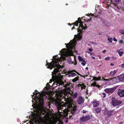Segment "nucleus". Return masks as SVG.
Segmentation results:
<instances>
[{"mask_svg": "<svg viewBox=\"0 0 124 124\" xmlns=\"http://www.w3.org/2000/svg\"><path fill=\"white\" fill-rule=\"evenodd\" d=\"M113 40L115 41H117V39L115 38V37H114L113 39Z\"/></svg>", "mask_w": 124, "mask_h": 124, "instance_id": "obj_40", "label": "nucleus"}, {"mask_svg": "<svg viewBox=\"0 0 124 124\" xmlns=\"http://www.w3.org/2000/svg\"><path fill=\"white\" fill-rule=\"evenodd\" d=\"M71 75L72 76H74L76 75V74L75 73H71Z\"/></svg>", "mask_w": 124, "mask_h": 124, "instance_id": "obj_34", "label": "nucleus"}, {"mask_svg": "<svg viewBox=\"0 0 124 124\" xmlns=\"http://www.w3.org/2000/svg\"><path fill=\"white\" fill-rule=\"evenodd\" d=\"M79 78V77L78 76L77 77L75 78L72 80L73 82H75L78 80Z\"/></svg>", "mask_w": 124, "mask_h": 124, "instance_id": "obj_26", "label": "nucleus"}, {"mask_svg": "<svg viewBox=\"0 0 124 124\" xmlns=\"http://www.w3.org/2000/svg\"><path fill=\"white\" fill-rule=\"evenodd\" d=\"M74 29H75V27H74V26H73V27L72 28L71 30H72Z\"/></svg>", "mask_w": 124, "mask_h": 124, "instance_id": "obj_51", "label": "nucleus"}, {"mask_svg": "<svg viewBox=\"0 0 124 124\" xmlns=\"http://www.w3.org/2000/svg\"><path fill=\"white\" fill-rule=\"evenodd\" d=\"M78 86L81 87V88L82 89H85L86 87L85 85L83 84H79Z\"/></svg>", "mask_w": 124, "mask_h": 124, "instance_id": "obj_19", "label": "nucleus"}, {"mask_svg": "<svg viewBox=\"0 0 124 124\" xmlns=\"http://www.w3.org/2000/svg\"><path fill=\"white\" fill-rule=\"evenodd\" d=\"M106 36H107V37H109V36H108L107 35H106Z\"/></svg>", "mask_w": 124, "mask_h": 124, "instance_id": "obj_63", "label": "nucleus"}, {"mask_svg": "<svg viewBox=\"0 0 124 124\" xmlns=\"http://www.w3.org/2000/svg\"><path fill=\"white\" fill-rule=\"evenodd\" d=\"M90 116L88 115L85 116H83L80 118L82 122L88 121L90 119Z\"/></svg>", "mask_w": 124, "mask_h": 124, "instance_id": "obj_10", "label": "nucleus"}, {"mask_svg": "<svg viewBox=\"0 0 124 124\" xmlns=\"http://www.w3.org/2000/svg\"><path fill=\"white\" fill-rule=\"evenodd\" d=\"M92 57L93 58V59H95V57Z\"/></svg>", "mask_w": 124, "mask_h": 124, "instance_id": "obj_60", "label": "nucleus"}, {"mask_svg": "<svg viewBox=\"0 0 124 124\" xmlns=\"http://www.w3.org/2000/svg\"><path fill=\"white\" fill-rule=\"evenodd\" d=\"M30 124H33L32 122H31V123H30Z\"/></svg>", "mask_w": 124, "mask_h": 124, "instance_id": "obj_59", "label": "nucleus"}, {"mask_svg": "<svg viewBox=\"0 0 124 124\" xmlns=\"http://www.w3.org/2000/svg\"><path fill=\"white\" fill-rule=\"evenodd\" d=\"M86 15H87V16H90V14H86Z\"/></svg>", "mask_w": 124, "mask_h": 124, "instance_id": "obj_53", "label": "nucleus"}, {"mask_svg": "<svg viewBox=\"0 0 124 124\" xmlns=\"http://www.w3.org/2000/svg\"><path fill=\"white\" fill-rule=\"evenodd\" d=\"M86 112V110H83V113H85Z\"/></svg>", "mask_w": 124, "mask_h": 124, "instance_id": "obj_44", "label": "nucleus"}, {"mask_svg": "<svg viewBox=\"0 0 124 124\" xmlns=\"http://www.w3.org/2000/svg\"><path fill=\"white\" fill-rule=\"evenodd\" d=\"M46 66L48 65L47 68L50 69V70L52 69L53 68H54L55 67H56V68H58L59 69L62 68L61 66L59 65V63L55 61H52L51 62L49 63L47 62V60H46Z\"/></svg>", "mask_w": 124, "mask_h": 124, "instance_id": "obj_7", "label": "nucleus"}, {"mask_svg": "<svg viewBox=\"0 0 124 124\" xmlns=\"http://www.w3.org/2000/svg\"><path fill=\"white\" fill-rule=\"evenodd\" d=\"M68 47L67 48L68 50L66 54V56H73L74 54H73L72 50L75 48V46L76 45V42L74 40H71L69 43H68Z\"/></svg>", "mask_w": 124, "mask_h": 124, "instance_id": "obj_5", "label": "nucleus"}, {"mask_svg": "<svg viewBox=\"0 0 124 124\" xmlns=\"http://www.w3.org/2000/svg\"><path fill=\"white\" fill-rule=\"evenodd\" d=\"M54 101L56 102L55 105L58 112L60 114L62 113L64 114V115L67 116L69 112L73 115L79 112L77 110V106L71 104L73 101H65V103L62 101Z\"/></svg>", "mask_w": 124, "mask_h": 124, "instance_id": "obj_1", "label": "nucleus"}, {"mask_svg": "<svg viewBox=\"0 0 124 124\" xmlns=\"http://www.w3.org/2000/svg\"><path fill=\"white\" fill-rule=\"evenodd\" d=\"M74 71L76 72L78 75H79L81 77L83 78H85V77H86L88 76V75H85V76H82L80 74H79L78 72L76 71L75 70H74Z\"/></svg>", "mask_w": 124, "mask_h": 124, "instance_id": "obj_22", "label": "nucleus"}, {"mask_svg": "<svg viewBox=\"0 0 124 124\" xmlns=\"http://www.w3.org/2000/svg\"><path fill=\"white\" fill-rule=\"evenodd\" d=\"M118 78L120 81L124 82V74L120 75L118 77Z\"/></svg>", "mask_w": 124, "mask_h": 124, "instance_id": "obj_14", "label": "nucleus"}, {"mask_svg": "<svg viewBox=\"0 0 124 124\" xmlns=\"http://www.w3.org/2000/svg\"><path fill=\"white\" fill-rule=\"evenodd\" d=\"M123 123L122 122H121L120 123H119V124H122Z\"/></svg>", "mask_w": 124, "mask_h": 124, "instance_id": "obj_58", "label": "nucleus"}, {"mask_svg": "<svg viewBox=\"0 0 124 124\" xmlns=\"http://www.w3.org/2000/svg\"><path fill=\"white\" fill-rule=\"evenodd\" d=\"M50 104H49H49H48V106H49V107L50 108Z\"/></svg>", "mask_w": 124, "mask_h": 124, "instance_id": "obj_57", "label": "nucleus"}, {"mask_svg": "<svg viewBox=\"0 0 124 124\" xmlns=\"http://www.w3.org/2000/svg\"><path fill=\"white\" fill-rule=\"evenodd\" d=\"M85 69L86 70H87L88 69V67H86V68H85Z\"/></svg>", "mask_w": 124, "mask_h": 124, "instance_id": "obj_54", "label": "nucleus"}, {"mask_svg": "<svg viewBox=\"0 0 124 124\" xmlns=\"http://www.w3.org/2000/svg\"><path fill=\"white\" fill-rule=\"evenodd\" d=\"M78 23H79L80 24L79 25V28L78 29L77 28L78 32H82L83 29H85L87 28V27H85L84 26L83 24V23L80 18H78V20L76 21L73 23L72 24L73 25H75L78 26Z\"/></svg>", "mask_w": 124, "mask_h": 124, "instance_id": "obj_8", "label": "nucleus"}, {"mask_svg": "<svg viewBox=\"0 0 124 124\" xmlns=\"http://www.w3.org/2000/svg\"><path fill=\"white\" fill-rule=\"evenodd\" d=\"M33 94L31 95L32 101H44L49 100V101H57L56 100H53L51 98H50L49 95L47 94L41 93L39 92L37 90H35L34 92H33ZM58 101H61L59 100Z\"/></svg>", "mask_w": 124, "mask_h": 124, "instance_id": "obj_3", "label": "nucleus"}, {"mask_svg": "<svg viewBox=\"0 0 124 124\" xmlns=\"http://www.w3.org/2000/svg\"><path fill=\"white\" fill-rule=\"evenodd\" d=\"M119 31L120 33L124 35V30L122 29H120Z\"/></svg>", "mask_w": 124, "mask_h": 124, "instance_id": "obj_27", "label": "nucleus"}, {"mask_svg": "<svg viewBox=\"0 0 124 124\" xmlns=\"http://www.w3.org/2000/svg\"><path fill=\"white\" fill-rule=\"evenodd\" d=\"M108 1H109L110 2H112L111 0H108Z\"/></svg>", "mask_w": 124, "mask_h": 124, "instance_id": "obj_55", "label": "nucleus"}, {"mask_svg": "<svg viewBox=\"0 0 124 124\" xmlns=\"http://www.w3.org/2000/svg\"><path fill=\"white\" fill-rule=\"evenodd\" d=\"M119 56H122V55L124 53L123 51L119 52H118Z\"/></svg>", "mask_w": 124, "mask_h": 124, "instance_id": "obj_30", "label": "nucleus"}, {"mask_svg": "<svg viewBox=\"0 0 124 124\" xmlns=\"http://www.w3.org/2000/svg\"><path fill=\"white\" fill-rule=\"evenodd\" d=\"M65 45H66V44H65Z\"/></svg>", "mask_w": 124, "mask_h": 124, "instance_id": "obj_64", "label": "nucleus"}, {"mask_svg": "<svg viewBox=\"0 0 124 124\" xmlns=\"http://www.w3.org/2000/svg\"><path fill=\"white\" fill-rule=\"evenodd\" d=\"M122 103V101H112V105L114 106L119 105Z\"/></svg>", "mask_w": 124, "mask_h": 124, "instance_id": "obj_13", "label": "nucleus"}, {"mask_svg": "<svg viewBox=\"0 0 124 124\" xmlns=\"http://www.w3.org/2000/svg\"><path fill=\"white\" fill-rule=\"evenodd\" d=\"M101 77H93V80L95 81L101 80Z\"/></svg>", "mask_w": 124, "mask_h": 124, "instance_id": "obj_17", "label": "nucleus"}, {"mask_svg": "<svg viewBox=\"0 0 124 124\" xmlns=\"http://www.w3.org/2000/svg\"><path fill=\"white\" fill-rule=\"evenodd\" d=\"M95 112L97 114L100 112L101 110V108H98L95 109Z\"/></svg>", "mask_w": 124, "mask_h": 124, "instance_id": "obj_20", "label": "nucleus"}, {"mask_svg": "<svg viewBox=\"0 0 124 124\" xmlns=\"http://www.w3.org/2000/svg\"><path fill=\"white\" fill-rule=\"evenodd\" d=\"M108 40L111 43L113 40V38H108Z\"/></svg>", "mask_w": 124, "mask_h": 124, "instance_id": "obj_28", "label": "nucleus"}, {"mask_svg": "<svg viewBox=\"0 0 124 124\" xmlns=\"http://www.w3.org/2000/svg\"><path fill=\"white\" fill-rule=\"evenodd\" d=\"M116 88L113 87L112 88H107L105 89L104 91L105 92L108 93H112L115 91Z\"/></svg>", "mask_w": 124, "mask_h": 124, "instance_id": "obj_9", "label": "nucleus"}, {"mask_svg": "<svg viewBox=\"0 0 124 124\" xmlns=\"http://www.w3.org/2000/svg\"><path fill=\"white\" fill-rule=\"evenodd\" d=\"M46 85L47 87L48 88H49L50 86V85L48 83H47V84Z\"/></svg>", "mask_w": 124, "mask_h": 124, "instance_id": "obj_38", "label": "nucleus"}, {"mask_svg": "<svg viewBox=\"0 0 124 124\" xmlns=\"http://www.w3.org/2000/svg\"><path fill=\"white\" fill-rule=\"evenodd\" d=\"M105 60H109V57H106L105 58Z\"/></svg>", "mask_w": 124, "mask_h": 124, "instance_id": "obj_39", "label": "nucleus"}, {"mask_svg": "<svg viewBox=\"0 0 124 124\" xmlns=\"http://www.w3.org/2000/svg\"><path fill=\"white\" fill-rule=\"evenodd\" d=\"M85 17H82L81 18V19L82 20L83 19L84 20H85V19H84Z\"/></svg>", "mask_w": 124, "mask_h": 124, "instance_id": "obj_49", "label": "nucleus"}, {"mask_svg": "<svg viewBox=\"0 0 124 124\" xmlns=\"http://www.w3.org/2000/svg\"><path fill=\"white\" fill-rule=\"evenodd\" d=\"M89 50L90 52H92L93 51V49H92L90 48L89 49Z\"/></svg>", "mask_w": 124, "mask_h": 124, "instance_id": "obj_43", "label": "nucleus"}, {"mask_svg": "<svg viewBox=\"0 0 124 124\" xmlns=\"http://www.w3.org/2000/svg\"><path fill=\"white\" fill-rule=\"evenodd\" d=\"M86 62L85 61V60L84 62H82L81 63V64H82L83 66H85V64L86 63Z\"/></svg>", "mask_w": 124, "mask_h": 124, "instance_id": "obj_31", "label": "nucleus"}, {"mask_svg": "<svg viewBox=\"0 0 124 124\" xmlns=\"http://www.w3.org/2000/svg\"><path fill=\"white\" fill-rule=\"evenodd\" d=\"M33 103L32 106L33 107H35L39 111L42 113L44 115L45 113H43L42 111L44 109V101H32Z\"/></svg>", "mask_w": 124, "mask_h": 124, "instance_id": "obj_6", "label": "nucleus"}, {"mask_svg": "<svg viewBox=\"0 0 124 124\" xmlns=\"http://www.w3.org/2000/svg\"><path fill=\"white\" fill-rule=\"evenodd\" d=\"M90 19H88V21H90Z\"/></svg>", "mask_w": 124, "mask_h": 124, "instance_id": "obj_62", "label": "nucleus"}, {"mask_svg": "<svg viewBox=\"0 0 124 124\" xmlns=\"http://www.w3.org/2000/svg\"><path fill=\"white\" fill-rule=\"evenodd\" d=\"M74 59L75 60V63H74V65H76V64H77V61H76V58H75V56H74Z\"/></svg>", "mask_w": 124, "mask_h": 124, "instance_id": "obj_33", "label": "nucleus"}, {"mask_svg": "<svg viewBox=\"0 0 124 124\" xmlns=\"http://www.w3.org/2000/svg\"><path fill=\"white\" fill-rule=\"evenodd\" d=\"M72 115H69V118L70 119H71L72 118V119H73L74 118H72Z\"/></svg>", "mask_w": 124, "mask_h": 124, "instance_id": "obj_45", "label": "nucleus"}, {"mask_svg": "<svg viewBox=\"0 0 124 124\" xmlns=\"http://www.w3.org/2000/svg\"><path fill=\"white\" fill-rule=\"evenodd\" d=\"M66 50V49L65 48L63 49L61 51L60 53H61V54H64V53L65 52L63 51V50L65 51Z\"/></svg>", "mask_w": 124, "mask_h": 124, "instance_id": "obj_29", "label": "nucleus"}, {"mask_svg": "<svg viewBox=\"0 0 124 124\" xmlns=\"http://www.w3.org/2000/svg\"><path fill=\"white\" fill-rule=\"evenodd\" d=\"M77 101H84V100L81 96H80L78 97Z\"/></svg>", "mask_w": 124, "mask_h": 124, "instance_id": "obj_21", "label": "nucleus"}, {"mask_svg": "<svg viewBox=\"0 0 124 124\" xmlns=\"http://www.w3.org/2000/svg\"><path fill=\"white\" fill-rule=\"evenodd\" d=\"M103 94L104 95L103 97V98L105 97L106 96V93H103Z\"/></svg>", "mask_w": 124, "mask_h": 124, "instance_id": "obj_46", "label": "nucleus"}, {"mask_svg": "<svg viewBox=\"0 0 124 124\" xmlns=\"http://www.w3.org/2000/svg\"><path fill=\"white\" fill-rule=\"evenodd\" d=\"M68 25H71V24L70 23H69L68 24Z\"/></svg>", "mask_w": 124, "mask_h": 124, "instance_id": "obj_56", "label": "nucleus"}, {"mask_svg": "<svg viewBox=\"0 0 124 124\" xmlns=\"http://www.w3.org/2000/svg\"><path fill=\"white\" fill-rule=\"evenodd\" d=\"M68 63L70 64H73V62L72 61V60L71 58H70L68 60Z\"/></svg>", "mask_w": 124, "mask_h": 124, "instance_id": "obj_25", "label": "nucleus"}, {"mask_svg": "<svg viewBox=\"0 0 124 124\" xmlns=\"http://www.w3.org/2000/svg\"><path fill=\"white\" fill-rule=\"evenodd\" d=\"M67 83L68 84L65 85L66 86L65 87H64L65 89L62 92L65 95V98H67L68 99L65 100L64 98V101H73V100H70V97L72 96L74 98H76L78 96V93L77 92L74 93L73 92H71L70 87H71L72 84L67 82Z\"/></svg>", "mask_w": 124, "mask_h": 124, "instance_id": "obj_4", "label": "nucleus"}, {"mask_svg": "<svg viewBox=\"0 0 124 124\" xmlns=\"http://www.w3.org/2000/svg\"><path fill=\"white\" fill-rule=\"evenodd\" d=\"M91 85L93 86H96L99 88L100 86L98 85H97L95 82H94L91 84Z\"/></svg>", "mask_w": 124, "mask_h": 124, "instance_id": "obj_18", "label": "nucleus"}, {"mask_svg": "<svg viewBox=\"0 0 124 124\" xmlns=\"http://www.w3.org/2000/svg\"><path fill=\"white\" fill-rule=\"evenodd\" d=\"M116 2H118L120 1V0H114Z\"/></svg>", "mask_w": 124, "mask_h": 124, "instance_id": "obj_42", "label": "nucleus"}, {"mask_svg": "<svg viewBox=\"0 0 124 124\" xmlns=\"http://www.w3.org/2000/svg\"><path fill=\"white\" fill-rule=\"evenodd\" d=\"M119 43H123V40L121 39L119 41Z\"/></svg>", "mask_w": 124, "mask_h": 124, "instance_id": "obj_36", "label": "nucleus"}, {"mask_svg": "<svg viewBox=\"0 0 124 124\" xmlns=\"http://www.w3.org/2000/svg\"><path fill=\"white\" fill-rule=\"evenodd\" d=\"M60 71V70L58 68H55V69L53 71L52 73V74L53 75L52 77V79L50 80L49 83H51L52 81H55L56 85H57L63 86L64 87H65L66 85H65L67 84V83L66 81L63 82L62 80L61 79L62 78V76L60 75L57 73Z\"/></svg>", "mask_w": 124, "mask_h": 124, "instance_id": "obj_2", "label": "nucleus"}, {"mask_svg": "<svg viewBox=\"0 0 124 124\" xmlns=\"http://www.w3.org/2000/svg\"><path fill=\"white\" fill-rule=\"evenodd\" d=\"M106 50H103V51H102V52L103 53H105L106 52Z\"/></svg>", "mask_w": 124, "mask_h": 124, "instance_id": "obj_48", "label": "nucleus"}, {"mask_svg": "<svg viewBox=\"0 0 124 124\" xmlns=\"http://www.w3.org/2000/svg\"><path fill=\"white\" fill-rule=\"evenodd\" d=\"M90 16H94V14H92L91 13H90Z\"/></svg>", "mask_w": 124, "mask_h": 124, "instance_id": "obj_47", "label": "nucleus"}, {"mask_svg": "<svg viewBox=\"0 0 124 124\" xmlns=\"http://www.w3.org/2000/svg\"><path fill=\"white\" fill-rule=\"evenodd\" d=\"M110 65L111 66H113L114 65V64L111 63L110 64Z\"/></svg>", "mask_w": 124, "mask_h": 124, "instance_id": "obj_50", "label": "nucleus"}, {"mask_svg": "<svg viewBox=\"0 0 124 124\" xmlns=\"http://www.w3.org/2000/svg\"><path fill=\"white\" fill-rule=\"evenodd\" d=\"M112 101H117L116 100H115V98L114 97H113L112 99Z\"/></svg>", "mask_w": 124, "mask_h": 124, "instance_id": "obj_37", "label": "nucleus"}, {"mask_svg": "<svg viewBox=\"0 0 124 124\" xmlns=\"http://www.w3.org/2000/svg\"><path fill=\"white\" fill-rule=\"evenodd\" d=\"M117 93L121 97H124V89H119Z\"/></svg>", "mask_w": 124, "mask_h": 124, "instance_id": "obj_11", "label": "nucleus"}, {"mask_svg": "<svg viewBox=\"0 0 124 124\" xmlns=\"http://www.w3.org/2000/svg\"><path fill=\"white\" fill-rule=\"evenodd\" d=\"M112 58L113 59H112V60H115L116 59V57H115L113 56Z\"/></svg>", "mask_w": 124, "mask_h": 124, "instance_id": "obj_41", "label": "nucleus"}, {"mask_svg": "<svg viewBox=\"0 0 124 124\" xmlns=\"http://www.w3.org/2000/svg\"><path fill=\"white\" fill-rule=\"evenodd\" d=\"M116 71L115 70H112L110 72V75L109 76V77H110V76H114L116 74Z\"/></svg>", "mask_w": 124, "mask_h": 124, "instance_id": "obj_16", "label": "nucleus"}, {"mask_svg": "<svg viewBox=\"0 0 124 124\" xmlns=\"http://www.w3.org/2000/svg\"><path fill=\"white\" fill-rule=\"evenodd\" d=\"M114 111V110H106L104 113V114L106 115H107L108 116H110L111 115L113 112Z\"/></svg>", "mask_w": 124, "mask_h": 124, "instance_id": "obj_12", "label": "nucleus"}, {"mask_svg": "<svg viewBox=\"0 0 124 124\" xmlns=\"http://www.w3.org/2000/svg\"><path fill=\"white\" fill-rule=\"evenodd\" d=\"M66 5H68V4H67V3H66Z\"/></svg>", "mask_w": 124, "mask_h": 124, "instance_id": "obj_61", "label": "nucleus"}, {"mask_svg": "<svg viewBox=\"0 0 124 124\" xmlns=\"http://www.w3.org/2000/svg\"><path fill=\"white\" fill-rule=\"evenodd\" d=\"M113 78H109L108 79H104V80H110L113 79Z\"/></svg>", "mask_w": 124, "mask_h": 124, "instance_id": "obj_32", "label": "nucleus"}, {"mask_svg": "<svg viewBox=\"0 0 124 124\" xmlns=\"http://www.w3.org/2000/svg\"><path fill=\"white\" fill-rule=\"evenodd\" d=\"M57 56H58V55H55L53 56V58H54L53 59L54 60V61H55L57 62V60H58V58H56V57H57ZM53 59H52V60H53Z\"/></svg>", "mask_w": 124, "mask_h": 124, "instance_id": "obj_24", "label": "nucleus"}, {"mask_svg": "<svg viewBox=\"0 0 124 124\" xmlns=\"http://www.w3.org/2000/svg\"><path fill=\"white\" fill-rule=\"evenodd\" d=\"M78 103V104H81L82 103H83L84 102L83 101H77Z\"/></svg>", "mask_w": 124, "mask_h": 124, "instance_id": "obj_35", "label": "nucleus"}, {"mask_svg": "<svg viewBox=\"0 0 124 124\" xmlns=\"http://www.w3.org/2000/svg\"><path fill=\"white\" fill-rule=\"evenodd\" d=\"M122 67H124V63L122 64Z\"/></svg>", "mask_w": 124, "mask_h": 124, "instance_id": "obj_52", "label": "nucleus"}, {"mask_svg": "<svg viewBox=\"0 0 124 124\" xmlns=\"http://www.w3.org/2000/svg\"><path fill=\"white\" fill-rule=\"evenodd\" d=\"M93 101L92 103L93 104V107H96L98 106L99 104V101Z\"/></svg>", "mask_w": 124, "mask_h": 124, "instance_id": "obj_15", "label": "nucleus"}, {"mask_svg": "<svg viewBox=\"0 0 124 124\" xmlns=\"http://www.w3.org/2000/svg\"><path fill=\"white\" fill-rule=\"evenodd\" d=\"M78 59L79 62L82 61L84 62L85 60L83 58L80 56L78 57Z\"/></svg>", "mask_w": 124, "mask_h": 124, "instance_id": "obj_23", "label": "nucleus"}]
</instances>
